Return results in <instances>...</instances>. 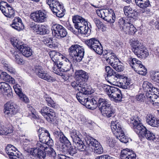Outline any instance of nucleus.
<instances>
[{"mask_svg":"<svg viewBox=\"0 0 159 159\" xmlns=\"http://www.w3.org/2000/svg\"><path fill=\"white\" fill-rule=\"evenodd\" d=\"M10 41L13 46L16 47L19 50L20 48L23 47V44L21 42L17 40L15 38H11Z\"/></svg>","mask_w":159,"mask_h":159,"instance_id":"nucleus-42","label":"nucleus"},{"mask_svg":"<svg viewBox=\"0 0 159 159\" xmlns=\"http://www.w3.org/2000/svg\"><path fill=\"white\" fill-rule=\"evenodd\" d=\"M136 5L141 8H145L150 5L149 0H143L135 3Z\"/></svg>","mask_w":159,"mask_h":159,"instance_id":"nucleus-41","label":"nucleus"},{"mask_svg":"<svg viewBox=\"0 0 159 159\" xmlns=\"http://www.w3.org/2000/svg\"><path fill=\"white\" fill-rule=\"evenodd\" d=\"M85 20L82 17L78 15L75 16L72 18L73 22L75 26L77 25V24H79L78 22H83L85 21Z\"/></svg>","mask_w":159,"mask_h":159,"instance_id":"nucleus-48","label":"nucleus"},{"mask_svg":"<svg viewBox=\"0 0 159 159\" xmlns=\"http://www.w3.org/2000/svg\"><path fill=\"white\" fill-rule=\"evenodd\" d=\"M0 93L10 97L12 94L11 88L8 84L5 82L0 83Z\"/></svg>","mask_w":159,"mask_h":159,"instance_id":"nucleus-17","label":"nucleus"},{"mask_svg":"<svg viewBox=\"0 0 159 159\" xmlns=\"http://www.w3.org/2000/svg\"><path fill=\"white\" fill-rule=\"evenodd\" d=\"M105 71L107 73V77H111L113 76L114 80H116L118 79L123 78V76L114 70L110 66L105 67Z\"/></svg>","mask_w":159,"mask_h":159,"instance_id":"nucleus-22","label":"nucleus"},{"mask_svg":"<svg viewBox=\"0 0 159 159\" xmlns=\"http://www.w3.org/2000/svg\"><path fill=\"white\" fill-rule=\"evenodd\" d=\"M72 86L76 89H77L79 91H82L83 92H85L86 91L88 92H90V89H89V86L84 87L81 83L78 82V79L76 82H74L71 83Z\"/></svg>","mask_w":159,"mask_h":159,"instance_id":"nucleus-27","label":"nucleus"},{"mask_svg":"<svg viewBox=\"0 0 159 159\" xmlns=\"http://www.w3.org/2000/svg\"><path fill=\"white\" fill-rule=\"evenodd\" d=\"M63 136H61L59 139L61 143H64L62 146V151L67 155L70 154V141L63 134Z\"/></svg>","mask_w":159,"mask_h":159,"instance_id":"nucleus-20","label":"nucleus"},{"mask_svg":"<svg viewBox=\"0 0 159 159\" xmlns=\"http://www.w3.org/2000/svg\"><path fill=\"white\" fill-rule=\"evenodd\" d=\"M40 112L43 116L49 122H52L55 119L56 115L53 110L49 107L44 106L42 107Z\"/></svg>","mask_w":159,"mask_h":159,"instance_id":"nucleus-12","label":"nucleus"},{"mask_svg":"<svg viewBox=\"0 0 159 159\" xmlns=\"http://www.w3.org/2000/svg\"><path fill=\"white\" fill-rule=\"evenodd\" d=\"M34 72L39 77L49 82L52 83L56 80L55 78L46 72L41 66H36L34 68Z\"/></svg>","mask_w":159,"mask_h":159,"instance_id":"nucleus-9","label":"nucleus"},{"mask_svg":"<svg viewBox=\"0 0 159 159\" xmlns=\"http://www.w3.org/2000/svg\"><path fill=\"white\" fill-rule=\"evenodd\" d=\"M118 25L120 29H121L123 31L124 29L127 26V23H129V22H125V20L122 17L120 18L118 21Z\"/></svg>","mask_w":159,"mask_h":159,"instance_id":"nucleus-47","label":"nucleus"},{"mask_svg":"<svg viewBox=\"0 0 159 159\" xmlns=\"http://www.w3.org/2000/svg\"><path fill=\"white\" fill-rule=\"evenodd\" d=\"M147 123L153 127L159 126V119L151 114H148L146 117Z\"/></svg>","mask_w":159,"mask_h":159,"instance_id":"nucleus-18","label":"nucleus"},{"mask_svg":"<svg viewBox=\"0 0 159 159\" xmlns=\"http://www.w3.org/2000/svg\"><path fill=\"white\" fill-rule=\"evenodd\" d=\"M78 134L79 133H77L75 129L72 130L70 133V136L72 140V143H70V155L72 156L77 152L76 148L80 151H84L86 148Z\"/></svg>","mask_w":159,"mask_h":159,"instance_id":"nucleus-1","label":"nucleus"},{"mask_svg":"<svg viewBox=\"0 0 159 159\" xmlns=\"http://www.w3.org/2000/svg\"><path fill=\"white\" fill-rule=\"evenodd\" d=\"M128 62L131 67L134 70L137 69L139 66H140L142 62L135 58L130 57L129 58Z\"/></svg>","mask_w":159,"mask_h":159,"instance_id":"nucleus-36","label":"nucleus"},{"mask_svg":"<svg viewBox=\"0 0 159 159\" xmlns=\"http://www.w3.org/2000/svg\"><path fill=\"white\" fill-rule=\"evenodd\" d=\"M49 54L54 64H59V65H62L63 64L60 61L61 59L63 57V55L61 53L55 51H53L50 52Z\"/></svg>","mask_w":159,"mask_h":159,"instance_id":"nucleus-21","label":"nucleus"},{"mask_svg":"<svg viewBox=\"0 0 159 159\" xmlns=\"http://www.w3.org/2000/svg\"><path fill=\"white\" fill-rule=\"evenodd\" d=\"M104 110L101 112L104 116L110 118L116 116L115 109L111 105Z\"/></svg>","mask_w":159,"mask_h":159,"instance_id":"nucleus-26","label":"nucleus"},{"mask_svg":"<svg viewBox=\"0 0 159 159\" xmlns=\"http://www.w3.org/2000/svg\"><path fill=\"white\" fill-rule=\"evenodd\" d=\"M84 51L78 44L72 45L70 47V57L73 63L81 61L84 55Z\"/></svg>","mask_w":159,"mask_h":159,"instance_id":"nucleus-4","label":"nucleus"},{"mask_svg":"<svg viewBox=\"0 0 159 159\" xmlns=\"http://www.w3.org/2000/svg\"><path fill=\"white\" fill-rule=\"evenodd\" d=\"M47 17V16L45 11L41 10L37 11L30 14L31 19L37 23L44 22Z\"/></svg>","mask_w":159,"mask_h":159,"instance_id":"nucleus-14","label":"nucleus"},{"mask_svg":"<svg viewBox=\"0 0 159 159\" xmlns=\"http://www.w3.org/2000/svg\"><path fill=\"white\" fill-rule=\"evenodd\" d=\"M38 148L39 149L37 157H39L40 159H44L46 157V151L47 148L43 149V148H39L37 146Z\"/></svg>","mask_w":159,"mask_h":159,"instance_id":"nucleus-46","label":"nucleus"},{"mask_svg":"<svg viewBox=\"0 0 159 159\" xmlns=\"http://www.w3.org/2000/svg\"><path fill=\"white\" fill-rule=\"evenodd\" d=\"M11 52L13 56L15 58V61L17 63L20 64L24 63V61L21 57V55L19 51L13 50L11 51Z\"/></svg>","mask_w":159,"mask_h":159,"instance_id":"nucleus-29","label":"nucleus"},{"mask_svg":"<svg viewBox=\"0 0 159 159\" xmlns=\"http://www.w3.org/2000/svg\"><path fill=\"white\" fill-rule=\"evenodd\" d=\"M51 10L54 14H55L57 17L59 18L62 17L64 15V12L65 10L63 9V6L62 4L58 6L56 8L52 9Z\"/></svg>","mask_w":159,"mask_h":159,"instance_id":"nucleus-31","label":"nucleus"},{"mask_svg":"<svg viewBox=\"0 0 159 159\" xmlns=\"http://www.w3.org/2000/svg\"><path fill=\"white\" fill-rule=\"evenodd\" d=\"M109 14L107 18H104V20L110 23H113L116 20V16L113 11L112 9L110 10Z\"/></svg>","mask_w":159,"mask_h":159,"instance_id":"nucleus-40","label":"nucleus"},{"mask_svg":"<svg viewBox=\"0 0 159 159\" xmlns=\"http://www.w3.org/2000/svg\"><path fill=\"white\" fill-rule=\"evenodd\" d=\"M132 40V50L138 57L145 58L148 56L147 50L144 49V47L141 42L136 39H133Z\"/></svg>","mask_w":159,"mask_h":159,"instance_id":"nucleus-3","label":"nucleus"},{"mask_svg":"<svg viewBox=\"0 0 159 159\" xmlns=\"http://www.w3.org/2000/svg\"><path fill=\"white\" fill-rule=\"evenodd\" d=\"M85 44L91 50L101 55L103 52L102 47L98 39L92 38L85 41Z\"/></svg>","mask_w":159,"mask_h":159,"instance_id":"nucleus-7","label":"nucleus"},{"mask_svg":"<svg viewBox=\"0 0 159 159\" xmlns=\"http://www.w3.org/2000/svg\"><path fill=\"white\" fill-rule=\"evenodd\" d=\"M46 156L53 157V159H55L56 156V154L52 148L47 146V149H46Z\"/></svg>","mask_w":159,"mask_h":159,"instance_id":"nucleus-44","label":"nucleus"},{"mask_svg":"<svg viewBox=\"0 0 159 159\" xmlns=\"http://www.w3.org/2000/svg\"><path fill=\"white\" fill-rule=\"evenodd\" d=\"M97 99V97H94L92 99H89L88 98H86V100L85 101V102L83 105L85 106L88 108L93 110L97 108V103H95L94 102H96Z\"/></svg>","mask_w":159,"mask_h":159,"instance_id":"nucleus-23","label":"nucleus"},{"mask_svg":"<svg viewBox=\"0 0 159 159\" xmlns=\"http://www.w3.org/2000/svg\"><path fill=\"white\" fill-rule=\"evenodd\" d=\"M48 33L47 30L46 29V27L42 25H39L38 28L37 34L40 35H43Z\"/></svg>","mask_w":159,"mask_h":159,"instance_id":"nucleus-53","label":"nucleus"},{"mask_svg":"<svg viewBox=\"0 0 159 159\" xmlns=\"http://www.w3.org/2000/svg\"><path fill=\"white\" fill-rule=\"evenodd\" d=\"M104 89L108 96L115 102L121 101V91L118 88L107 85L104 87Z\"/></svg>","mask_w":159,"mask_h":159,"instance_id":"nucleus-6","label":"nucleus"},{"mask_svg":"<svg viewBox=\"0 0 159 159\" xmlns=\"http://www.w3.org/2000/svg\"><path fill=\"white\" fill-rule=\"evenodd\" d=\"M2 132L1 133L5 135H7L9 133H11L12 132L13 129L9 127H3L2 128V130H1Z\"/></svg>","mask_w":159,"mask_h":159,"instance_id":"nucleus-56","label":"nucleus"},{"mask_svg":"<svg viewBox=\"0 0 159 159\" xmlns=\"http://www.w3.org/2000/svg\"><path fill=\"white\" fill-rule=\"evenodd\" d=\"M39 149L36 146V148H31L30 150L28 151V152L33 157H37L38 153L39 152Z\"/></svg>","mask_w":159,"mask_h":159,"instance_id":"nucleus-57","label":"nucleus"},{"mask_svg":"<svg viewBox=\"0 0 159 159\" xmlns=\"http://www.w3.org/2000/svg\"><path fill=\"white\" fill-rule=\"evenodd\" d=\"M59 32L57 34L58 35V38H59V37L60 38L65 37L67 34L66 31L64 27L59 31Z\"/></svg>","mask_w":159,"mask_h":159,"instance_id":"nucleus-61","label":"nucleus"},{"mask_svg":"<svg viewBox=\"0 0 159 159\" xmlns=\"http://www.w3.org/2000/svg\"><path fill=\"white\" fill-rule=\"evenodd\" d=\"M75 77L78 79V82L81 83L83 86L86 87L89 86L87 85L86 82L88 80L89 75L88 73L85 71L80 70L75 72Z\"/></svg>","mask_w":159,"mask_h":159,"instance_id":"nucleus-15","label":"nucleus"},{"mask_svg":"<svg viewBox=\"0 0 159 159\" xmlns=\"http://www.w3.org/2000/svg\"><path fill=\"white\" fill-rule=\"evenodd\" d=\"M89 29L88 25H84V26H81L80 28H79L78 30H79V32L81 34H89L90 32V30L89 31Z\"/></svg>","mask_w":159,"mask_h":159,"instance_id":"nucleus-51","label":"nucleus"},{"mask_svg":"<svg viewBox=\"0 0 159 159\" xmlns=\"http://www.w3.org/2000/svg\"><path fill=\"white\" fill-rule=\"evenodd\" d=\"M144 135L142 137L143 138L145 137L148 140L154 141V140L155 139L156 137L155 135L152 132L148 129L145 133Z\"/></svg>","mask_w":159,"mask_h":159,"instance_id":"nucleus-45","label":"nucleus"},{"mask_svg":"<svg viewBox=\"0 0 159 159\" xmlns=\"http://www.w3.org/2000/svg\"><path fill=\"white\" fill-rule=\"evenodd\" d=\"M143 88L145 92L146 93H152L155 92V91H157V89L155 87H154L152 84L148 81H144L143 84Z\"/></svg>","mask_w":159,"mask_h":159,"instance_id":"nucleus-28","label":"nucleus"},{"mask_svg":"<svg viewBox=\"0 0 159 159\" xmlns=\"http://www.w3.org/2000/svg\"><path fill=\"white\" fill-rule=\"evenodd\" d=\"M43 42L44 44H47L49 48H53L55 47V44L54 43L52 39L49 37L44 38Z\"/></svg>","mask_w":159,"mask_h":159,"instance_id":"nucleus-43","label":"nucleus"},{"mask_svg":"<svg viewBox=\"0 0 159 159\" xmlns=\"http://www.w3.org/2000/svg\"><path fill=\"white\" fill-rule=\"evenodd\" d=\"M131 153L130 150L128 148L124 149L121 151L120 155L121 159H127L128 157V155Z\"/></svg>","mask_w":159,"mask_h":159,"instance_id":"nucleus-49","label":"nucleus"},{"mask_svg":"<svg viewBox=\"0 0 159 159\" xmlns=\"http://www.w3.org/2000/svg\"><path fill=\"white\" fill-rule=\"evenodd\" d=\"M0 79L11 84L15 83L14 79L5 72H2L0 74Z\"/></svg>","mask_w":159,"mask_h":159,"instance_id":"nucleus-30","label":"nucleus"},{"mask_svg":"<svg viewBox=\"0 0 159 159\" xmlns=\"http://www.w3.org/2000/svg\"><path fill=\"white\" fill-rule=\"evenodd\" d=\"M127 26H126V27L124 28L123 31L125 32L126 34H134L137 31L136 28L134 26L130 23H127Z\"/></svg>","mask_w":159,"mask_h":159,"instance_id":"nucleus-37","label":"nucleus"},{"mask_svg":"<svg viewBox=\"0 0 159 159\" xmlns=\"http://www.w3.org/2000/svg\"><path fill=\"white\" fill-rule=\"evenodd\" d=\"M78 120L80 123L84 124L86 123V120L84 116L83 115H80L78 117Z\"/></svg>","mask_w":159,"mask_h":159,"instance_id":"nucleus-64","label":"nucleus"},{"mask_svg":"<svg viewBox=\"0 0 159 159\" xmlns=\"http://www.w3.org/2000/svg\"><path fill=\"white\" fill-rule=\"evenodd\" d=\"M107 143L108 144L109 146L111 148H113L114 147V143H115V140L110 138L109 137L107 136L106 138Z\"/></svg>","mask_w":159,"mask_h":159,"instance_id":"nucleus-55","label":"nucleus"},{"mask_svg":"<svg viewBox=\"0 0 159 159\" xmlns=\"http://www.w3.org/2000/svg\"><path fill=\"white\" fill-rule=\"evenodd\" d=\"M63 27L60 25L55 24L53 25L51 28L52 33L53 35L56 38L58 37V34L59 32V31L61 30Z\"/></svg>","mask_w":159,"mask_h":159,"instance_id":"nucleus-39","label":"nucleus"},{"mask_svg":"<svg viewBox=\"0 0 159 159\" xmlns=\"http://www.w3.org/2000/svg\"><path fill=\"white\" fill-rule=\"evenodd\" d=\"M147 98L146 96V93L144 94L143 93H140L137 95L136 96V99L138 101L143 102Z\"/></svg>","mask_w":159,"mask_h":159,"instance_id":"nucleus-58","label":"nucleus"},{"mask_svg":"<svg viewBox=\"0 0 159 159\" xmlns=\"http://www.w3.org/2000/svg\"><path fill=\"white\" fill-rule=\"evenodd\" d=\"M43 98L47 102L48 106L54 108L57 107V105L56 102L52 99L49 95L47 94H45Z\"/></svg>","mask_w":159,"mask_h":159,"instance_id":"nucleus-38","label":"nucleus"},{"mask_svg":"<svg viewBox=\"0 0 159 159\" xmlns=\"http://www.w3.org/2000/svg\"><path fill=\"white\" fill-rule=\"evenodd\" d=\"M135 70H138L139 74L145 75L147 73V69L145 67L142 65V63L140 66H139Z\"/></svg>","mask_w":159,"mask_h":159,"instance_id":"nucleus-50","label":"nucleus"},{"mask_svg":"<svg viewBox=\"0 0 159 159\" xmlns=\"http://www.w3.org/2000/svg\"><path fill=\"white\" fill-rule=\"evenodd\" d=\"M89 89H90V92H88L86 91L85 92H83L82 91H79V92L78 93L76 94V98L79 102L83 105L85 102V101L86 100V98L84 96V95H88L91 94L93 93V90L92 89V88L90 86H89Z\"/></svg>","mask_w":159,"mask_h":159,"instance_id":"nucleus-19","label":"nucleus"},{"mask_svg":"<svg viewBox=\"0 0 159 159\" xmlns=\"http://www.w3.org/2000/svg\"><path fill=\"white\" fill-rule=\"evenodd\" d=\"M0 9L5 16L7 17L11 18L15 16L14 10L7 2L3 1L0 2Z\"/></svg>","mask_w":159,"mask_h":159,"instance_id":"nucleus-11","label":"nucleus"},{"mask_svg":"<svg viewBox=\"0 0 159 159\" xmlns=\"http://www.w3.org/2000/svg\"><path fill=\"white\" fill-rule=\"evenodd\" d=\"M63 133L59 129L54 130L53 132L54 135L57 139L58 140H59L61 136H63Z\"/></svg>","mask_w":159,"mask_h":159,"instance_id":"nucleus-59","label":"nucleus"},{"mask_svg":"<svg viewBox=\"0 0 159 159\" xmlns=\"http://www.w3.org/2000/svg\"><path fill=\"white\" fill-rule=\"evenodd\" d=\"M3 111L6 117H11L17 112V106L12 101H8L5 104Z\"/></svg>","mask_w":159,"mask_h":159,"instance_id":"nucleus-10","label":"nucleus"},{"mask_svg":"<svg viewBox=\"0 0 159 159\" xmlns=\"http://www.w3.org/2000/svg\"><path fill=\"white\" fill-rule=\"evenodd\" d=\"M85 140L87 144L91 147L93 149H94L96 154H100L103 152L102 146L96 139L88 136L85 137Z\"/></svg>","mask_w":159,"mask_h":159,"instance_id":"nucleus-8","label":"nucleus"},{"mask_svg":"<svg viewBox=\"0 0 159 159\" xmlns=\"http://www.w3.org/2000/svg\"><path fill=\"white\" fill-rule=\"evenodd\" d=\"M111 127L113 133L121 142L126 143L128 141V138L125 136L121 125L118 122H112Z\"/></svg>","mask_w":159,"mask_h":159,"instance_id":"nucleus-5","label":"nucleus"},{"mask_svg":"<svg viewBox=\"0 0 159 159\" xmlns=\"http://www.w3.org/2000/svg\"><path fill=\"white\" fill-rule=\"evenodd\" d=\"M59 64H54L52 67L53 71L54 73L58 75H60L61 72H66L69 71V68H61V67L59 66Z\"/></svg>","mask_w":159,"mask_h":159,"instance_id":"nucleus-35","label":"nucleus"},{"mask_svg":"<svg viewBox=\"0 0 159 159\" xmlns=\"http://www.w3.org/2000/svg\"><path fill=\"white\" fill-rule=\"evenodd\" d=\"M11 25L12 28L18 31H20L24 28L21 20L19 17H15L14 18Z\"/></svg>","mask_w":159,"mask_h":159,"instance_id":"nucleus-25","label":"nucleus"},{"mask_svg":"<svg viewBox=\"0 0 159 159\" xmlns=\"http://www.w3.org/2000/svg\"><path fill=\"white\" fill-rule=\"evenodd\" d=\"M155 92H152V93H146V96L147 98V100L150 102H152L153 105L155 104V106L159 107V102H157V100H159V97L154 93Z\"/></svg>","mask_w":159,"mask_h":159,"instance_id":"nucleus-24","label":"nucleus"},{"mask_svg":"<svg viewBox=\"0 0 159 159\" xmlns=\"http://www.w3.org/2000/svg\"><path fill=\"white\" fill-rule=\"evenodd\" d=\"M3 64L5 69L7 70L10 73L13 74H15L16 71L15 69L12 67L9 64H8L7 63H5L4 62H3Z\"/></svg>","mask_w":159,"mask_h":159,"instance_id":"nucleus-52","label":"nucleus"},{"mask_svg":"<svg viewBox=\"0 0 159 159\" xmlns=\"http://www.w3.org/2000/svg\"><path fill=\"white\" fill-rule=\"evenodd\" d=\"M20 98L21 100L22 101L26 103H28L29 100L28 98L23 93H21L20 94Z\"/></svg>","mask_w":159,"mask_h":159,"instance_id":"nucleus-63","label":"nucleus"},{"mask_svg":"<svg viewBox=\"0 0 159 159\" xmlns=\"http://www.w3.org/2000/svg\"><path fill=\"white\" fill-rule=\"evenodd\" d=\"M113 68L117 72L123 71L124 69V67L122 64L119 61L115 66H113Z\"/></svg>","mask_w":159,"mask_h":159,"instance_id":"nucleus-54","label":"nucleus"},{"mask_svg":"<svg viewBox=\"0 0 159 159\" xmlns=\"http://www.w3.org/2000/svg\"><path fill=\"white\" fill-rule=\"evenodd\" d=\"M105 58L107 63L112 67L119 61L118 59L116 56L115 53H112V55L109 57L106 56Z\"/></svg>","mask_w":159,"mask_h":159,"instance_id":"nucleus-34","label":"nucleus"},{"mask_svg":"<svg viewBox=\"0 0 159 159\" xmlns=\"http://www.w3.org/2000/svg\"><path fill=\"white\" fill-rule=\"evenodd\" d=\"M19 51L20 53L21 52L23 56L26 57H29L32 54V49L30 48L27 47L24 45H23V47L20 48Z\"/></svg>","mask_w":159,"mask_h":159,"instance_id":"nucleus-33","label":"nucleus"},{"mask_svg":"<svg viewBox=\"0 0 159 159\" xmlns=\"http://www.w3.org/2000/svg\"><path fill=\"white\" fill-rule=\"evenodd\" d=\"M96 102H94L95 103H97V107H98L101 113L105 110L107 107L111 105L109 101L107 99L99 97H97Z\"/></svg>","mask_w":159,"mask_h":159,"instance_id":"nucleus-16","label":"nucleus"},{"mask_svg":"<svg viewBox=\"0 0 159 159\" xmlns=\"http://www.w3.org/2000/svg\"><path fill=\"white\" fill-rule=\"evenodd\" d=\"M38 132L39 142L37 143V146L45 149L47 146H52L53 144V140L50 138L48 130L41 128L39 129Z\"/></svg>","mask_w":159,"mask_h":159,"instance_id":"nucleus-2","label":"nucleus"},{"mask_svg":"<svg viewBox=\"0 0 159 159\" xmlns=\"http://www.w3.org/2000/svg\"><path fill=\"white\" fill-rule=\"evenodd\" d=\"M159 75V72H154L151 75L152 80L155 82H157L158 80V77Z\"/></svg>","mask_w":159,"mask_h":159,"instance_id":"nucleus-62","label":"nucleus"},{"mask_svg":"<svg viewBox=\"0 0 159 159\" xmlns=\"http://www.w3.org/2000/svg\"><path fill=\"white\" fill-rule=\"evenodd\" d=\"M93 21L98 28H101L102 27H104V25L103 24L102 22L100 20L97 18H94L93 19Z\"/></svg>","mask_w":159,"mask_h":159,"instance_id":"nucleus-60","label":"nucleus"},{"mask_svg":"<svg viewBox=\"0 0 159 159\" xmlns=\"http://www.w3.org/2000/svg\"><path fill=\"white\" fill-rule=\"evenodd\" d=\"M131 126L134 131L138 134L139 137H142L147 130L143 125L136 120L133 119L131 123Z\"/></svg>","mask_w":159,"mask_h":159,"instance_id":"nucleus-13","label":"nucleus"},{"mask_svg":"<svg viewBox=\"0 0 159 159\" xmlns=\"http://www.w3.org/2000/svg\"><path fill=\"white\" fill-rule=\"evenodd\" d=\"M123 10L125 16L128 18H134V17L136 14L130 6H125L123 8Z\"/></svg>","mask_w":159,"mask_h":159,"instance_id":"nucleus-32","label":"nucleus"}]
</instances>
